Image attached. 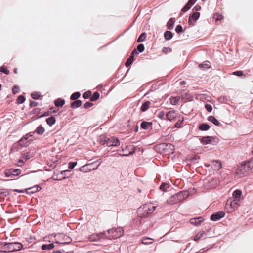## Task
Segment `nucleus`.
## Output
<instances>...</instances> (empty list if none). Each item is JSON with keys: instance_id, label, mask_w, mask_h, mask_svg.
Masks as SVG:
<instances>
[{"instance_id": "nucleus-1", "label": "nucleus", "mask_w": 253, "mask_h": 253, "mask_svg": "<svg viewBox=\"0 0 253 253\" xmlns=\"http://www.w3.org/2000/svg\"><path fill=\"white\" fill-rule=\"evenodd\" d=\"M156 208V206L150 203L143 204L138 209L137 214L140 218L147 217L154 211Z\"/></svg>"}, {"instance_id": "nucleus-2", "label": "nucleus", "mask_w": 253, "mask_h": 253, "mask_svg": "<svg viewBox=\"0 0 253 253\" xmlns=\"http://www.w3.org/2000/svg\"><path fill=\"white\" fill-rule=\"evenodd\" d=\"M189 195V193L188 191H183L171 196L168 199L167 202L169 204H175L186 199Z\"/></svg>"}, {"instance_id": "nucleus-3", "label": "nucleus", "mask_w": 253, "mask_h": 253, "mask_svg": "<svg viewBox=\"0 0 253 253\" xmlns=\"http://www.w3.org/2000/svg\"><path fill=\"white\" fill-rule=\"evenodd\" d=\"M104 235L108 239H115L119 238L123 235V231L121 227L112 228L104 232Z\"/></svg>"}, {"instance_id": "nucleus-4", "label": "nucleus", "mask_w": 253, "mask_h": 253, "mask_svg": "<svg viewBox=\"0 0 253 253\" xmlns=\"http://www.w3.org/2000/svg\"><path fill=\"white\" fill-rule=\"evenodd\" d=\"M100 139L104 140L103 142L102 141V140H100L101 143L103 145L106 144L107 146L108 147L118 146L119 145V140L115 137H113L111 139H110L108 138H106L105 136L102 135L100 137Z\"/></svg>"}, {"instance_id": "nucleus-5", "label": "nucleus", "mask_w": 253, "mask_h": 253, "mask_svg": "<svg viewBox=\"0 0 253 253\" xmlns=\"http://www.w3.org/2000/svg\"><path fill=\"white\" fill-rule=\"evenodd\" d=\"M239 205V202L234 199H230L228 200L226 203V209L229 212H231L237 209Z\"/></svg>"}, {"instance_id": "nucleus-6", "label": "nucleus", "mask_w": 253, "mask_h": 253, "mask_svg": "<svg viewBox=\"0 0 253 253\" xmlns=\"http://www.w3.org/2000/svg\"><path fill=\"white\" fill-rule=\"evenodd\" d=\"M200 13L199 12H193L189 14L188 18V24L192 27L195 25V23L199 19Z\"/></svg>"}, {"instance_id": "nucleus-7", "label": "nucleus", "mask_w": 253, "mask_h": 253, "mask_svg": "<svg viewBox=\"0 0 253 253\" xmlns=\"http://www.w3.org/2000/svg\"><path fill=\"white\" fill-rule=\"evenodd\" d=\"M21 173V170L19 169H11L9 170H6L5 175L6 177H12L14 176H18Z\"/></svg>"}, {"instance_id": "nucleus-8", "label": "nucleus", "mask_w": 253, "mask_h": 253, "mask_svg": "<svg viewBox=\"0 0 253 253\" xmlns=\"http://www.w3.org/2000/svg\"><path fill=\"white\" fill-rule=\"evenodd\" d=\"M138 55V54L136 52V50L133 49L130 54V57L127 58V68H129L127 69V73L130 68L131 65L132 64L134 61L135 57Z\"/></svg>"}, {"instance_id": "nucleus-9", "label": "nucleus", "mask_w": 253, "mask_h": 253, "mask_svg": "<svg viewBox=\"0 0 253 253\" xmlns=\"http://www.w3.org/2000/svg\"><path fill=\"white\" fill-rule=\"evenodd\" d=\"M225 216V213L223 211L216 212L211 216V219L213 221H216Z\"/></svg>"}, {"instance_id": "nucleus-10", "label": "nucleus", "mask_w": 253, "mask_h": 253, "mask_svg": "<svg viewBox=\"0 0 253 253\" xmlns=\"http://www.w3.org/2000/svg\"><path fill=\"white\" fill-rule=\"evenodd\" d=\"M93 165V163L85 165L83 167H82L80 170L81 171L84 172H88L89 171H91L92 170H94L96 169V168H92V166Z\"/></svg>"}, {"instance_id": "nucleus-11", "label": "nucleus", "mask_w": 253, "mask_h": 253, "mask_svg": "<svg viewBox=\"0 0 253 253\" xmlns=\"http://www.w3.org/2000/svg\"><path fill=\"white\" fill-rule=\"evenodd\" d=\"M198 67L199 69L203 71H206L208 69H210L211 68L210 63L208 61H205L202 63H200L198 65Z\"/></svg>"}, {"instance_id": "nucleus-12", "label": "nucleus", "mask_w": 253, "mask_h": 253, "mask_svg": "<svg viewBox=\"0 0 253 253\" xmlns=\"http://www.w3.org/2000/svg\"><path fill=\"white\" fill-rule=\"evenodd\" d=\"M234 200L239 202L242 199V192L239 190H236L233 193Z\"/></svg>"}, {"instance_id": "nucleus-13", "label": "nucleus", "mask_w": 253, "mask_h": 253, "mask_svg": "<svg viewBox=\"0 0 253 253\" xmlns=\"http://www.w3.org/2000/svg\"><path fill=\"white\" fill-rule=\"evenodd\" d=\"M175 22V18H170L169 19L167 23L166 27L169 30H172L174 28V24Z\"/></svg>"}, {"instance_id": "nucleus-14", "label": "nucleus", "mask_w": 253, "mask_h": 253, "mask_svg": "<svg viewBox=\"0 0 253 253\" xmlns=\"http://www.w3.org/2000/svg\"><path fill=\"white\" fill-rule=\"evenodd\" d=\"M202 142L205 144H213L214 139L211 137H203L201 140Z\"/></svg>"}, {"instance_id": "nucleus-15", "label": "nucleus", "mask_w": 253, "mask_h": 253, "mask_svg": "<svg viewBox=\"0 0 253 253\" xmlns=\"http://www.w3.org/2000/svg\"><path fill=\"white\" fill-rule=\"evenodd\" d=\"M253 167V161H249L241 165V169H247L248 171L251 170Z\"/></svg>"}, {"instance_id": "nucleus-16", "label": "nucleus", "mask_w": 253, "mask_h": 253, "mask_svg": "<svg viewBox=\"0 0 253 253\" xmlns=\"http://www.w3.org/2000/svg\"><path fill=\"white\" fill-rule=\"evenodd\" d=\"M203 220L204 219L202 217H200L198 218L191 219L190 220V222L192 225L198 226L203 221Z\"/></svg>"}, {"instance_id": "nucleus-17", "label": "nucleus", "mask_w": 253, "mask_h": 253, "mask_svg": "<svg viewBox=\"0 0 253 253\" xmlns=\"http://www.w3.org/2000/svg\"><path fill=\"white\" fill-rule=\"evenodd\" d=\"M12 243V252L18 251L21 250L23 248V245L21 243L19 242H14Z\"/></svg>"}, {"instance_id": "nucleus-18", "label": "nucleus", "mask_w": 253, "mask_h": 253, "mask_svg": "<svg viewBox=\"0 0 253 253\" xmlns=\"http://www.w3.org/2000/svg\"><path fill=\"white\" fill-rule=\"evenodd\" d=\"M219 184V182L217 180H211L210 181L207 185L209 188L213 189L216 188Z\"/></svg>"}, {"instance_id": "nucleus-19", "label": "nucleus", "mask_w": 253, "mask_h": 253, "mask_svg": "<svg viewBox=\"0 0 253 253\" xmlns=\"http://www.w3.org/2000/svg\"><path fill=\"white\" fill-rule=\"evenodd\" d=\"M173 35L174 34L170 31L167 30L164 33V37L166 41H169L173 38Z\"/></svg>"}, {"instance_id": "nucleus-20", "label": "nucleus", "mask_w": 253, "mask_h": 253, "mask_svg": "<svg viewBox=\"0 0 253 253\" xmlns=\"http://www.w3.org/2000/svg\"><path fill=\"white\" fill-rule=\"evenodd\" d=\"M232 75H235V76H237L238 77H242V76L245 77V76L244 75L243 71H241V70H237V71H234L232 73L229 74L227 77L228 78H231V76Z\"/></svg>"}, {"instance_id": "nucleus-21", "label": "nucleus", "mask_w": 253, "mask_h": 253, "mask_svg": "<svg viewBox=\"0 0 253 253\" xmlns=\"http://www.w3.org/2000/svg\"><path fill=\"white\" fill-rule=\"evenodd\" d=\"M166 117L168 120L172 121L175 119V113L174 111H170L167 114Z\"/></svg>"}, {"instance_id": "nucleus-22", "label": "nucleus", "mask_w": 253, "mask_h": 253, "mask_svg": "<svg viewBox=\"0 0 253 253\" xmlns=\"http://www.w3.org/2000/svg\"><path fill=\"white\" fill-rule=\"evenodd\" d=\"M191 7L192 6L190 5H189V4L188 2H187L181 9V12L179 14V16H182L184 13L190 10Z\"/></svg>"}, {"instance_id": "nucleus-23", "label": "nucleus", "mask_w": 253, "mask_h": 253, "mask_svg": "<svg viewBox=\"0 0 253 253\" xmlns=\"http://www.w3.org/2000/svg\"><path fill=\"white\" fill-rule=\"evenodd\" d=\"M41 189V188L38 186V185H36L34 187H31V188H28V189H26V190L28 191V190H32L31 191H30L29 192H28V191H27V193L28 194H31V193H36L39 191H40V190Z\"/></svg>"}, {"instance_id": "nucleus-24", "label": "nucleus", "mask_w": 253, "mask_h": 253, "mask_svg": "<svg viewBox=\"0 0 253 253\" xmlns=\"http://www.w3.org/2000/svg\"><path fill=\"white\" fill-rule=\"evenodd\" d=\"M41 189V188L38 186V185H36L34 187H31V188H28V189H26V190L28 191V190H32L31 191H30L29 192H28V191H27V193L28 194H31V193H36L39 191H40V190Z\"/></svg>"}, {"instance_id": "nucleus-25", "label": "nucleus", "mask_w": 253, "mask_h": 253, "mask_svg": "<svg viewBox=\"0 0 253 253\" xmlns=\"http://www.w3.org/2000/svg\"><path fill=\"white\" fill-rule=\"evenodd\" d=\"M65 103V101L64 99L59 98L55 101L54 104L56 107H61L64 105Z\"/></svg>"}, {"instance_id": "nucleus-26", "label": "nucleus", "mask_w": 253, "mask_h": 253, "mask_svg": "<svg viewBox=\"0 0 253 253\" xmlns=\"http://www.w3.org/2000/svg\"><path fill=\"white\" fill-rule=\"evenodd\" d=\"M81 105L82 101L80 100H76L71 103V106L72 108L75 109L80 107Z\"/></svg>"}, {"instance_id": "nucleus-27", "label": "nucleus", "mask_w": 253, "mask_h": 253, "mask_svg": "<svg viewBox=\"0 0 253 253\" xmlns=\"http://www.w3.org/2000/svg\"><path fill=\"white\" fill-rule=\"evenodd\" d=\"M147 36L146 32L142 33L137 39V42H142L145 41Z\"/></svg>"}, {"instance_id": "nucleus-28", "label": "nucleus", "mask_w": 253, "mask_h": 253, "mask_svg": "<svg viewBox=\"0 0 253 253\" xmlns=\"http://www.w3.org/2000/svg\"><path fill=\"white\" fill-rule=\"evenodd\" d=\"M134 50H136V52L139 54V53H142L145 50V46L143 43L139 44L137 48H134Z\"/></svg>"}, {"instance_id": "nucleus-29", "label": "nucleus", "mask_w": 253, "mask_h": 253, "mask_svg": "<svg viewBox=\"0 0 253 253\" xmlns=\"http://www.w3.org/2000/svg\"><path fill=\"white\" fill-rule=\"evenodd\" d=\"M152 125V123L150 122L143 121L141 123V126L142 128L146 129Z\"/></svg>"}, {"instance_id": "nucleus-30", "label": "nucleus", "mask_w": 253, "mask_h": 253, "mask_svg": "<svg viewBox=\"0 0 253 253\" xmlns=\"http://www.w3.org/2000/svg\"><path fill=\"white\" fill-rule=\"evenodd\" d=\"M212 164L215 169H219L222 167L221 163L218 161H213Z\"/></svg>"}, {"instance_id": "nucleus-31", "label": "nucleus", "mask_w": 253, "mask_h": 253, "mask_svg": "<svg viewBox=\"0 0 253 253\" xmlns=\"http://www.w3.org/2000/svg\"><path fill=\"white\" fill-rule=\"evenodd\" d=\"M56 120L55 117H51L46 119L47 124L50 126H52L55 123Z\"/></svg>"}, {"instance_id": "nucleus-32", "label": "nucleus", "mask_w": 253, "mask_h": 253, "mask_svg": "<svg viewBox=\"0 0 253 253\" xmlns=\"http://www.w3.org/2000/svg\"><path fill=\"white\" fill-rule=\"evenodd\" d=\"M36 131L37 133V134H38L39 135H42L44 132L45 129L43 126H42L41 125V126H39L37 128Z\"/></svg>"}, {"instance_id": "nucleus-33", "label": "nucleus", "mask_w": 253, "mask_h": 253, "mask_svg": "<svg viewBox=\"0 0 253 253\" xmlns=\"http://www.w3.org/2000/svg\"><path fill=\"white\" fill-rule=\"evenodd\" d=\"M208 120L212 122L213 124H214L216 126H218L219 124L218 121L214 116H210L208 118Z\"/></svg>"}, {"instance_id": "nucleus-34", "label": "nucleus", "mask_w": 253, "mask_h": 253, "mask_svg": "<svg viewBox=\"0 0 253 253\" xmlns=\"http://www.w3.org/2000/svg\"><path fill=\"white\" fill-rule=\"evenodd\" d=\"M54 248V245L53 243L48 245H42L41 247L42 250H50Z\"/></svg>"}, {"instance_id": "nucleus-35", "label": "nucleus", "mask_w": 253, "mask_h": 253, "mask_svg": "<svg viewBox=\"0 0 253 253\" xmlns=\"http://www.w3.org/2000/svg\"><path fill=\"white\" fill-rule=\"evenodd\" d=\"M29 134H26L25 135L24 137H23L20 140V142L21 143H22V142H26L23 145L24 146H26L27 145H28L29 143H28V142L27 141V140L29 138Z\"/></svg>"}, {"instance_id": "nucleus-36", "label": "nucleus", "mask_w": 253, "mask_h": 253, "mask_svg": "<svg viewBox=\"0 0 253 253\" xmlns=\"http://www.w3.org/2000/svg\"><path fill=\"white\" fill-rule=\"evenodd\" d=\"M150 102L149 101H147L145 102L143 105L141 106V109L142 111H145L147 110L150 107Z\"/></svg>"}, {"instance_id": "nucleus-37", "label": "nucleus", "mask_w": 253, "mask_h": 253, "mask_svg": "<svg viewBox=\"0 0 253 253\" xmlns=\"http://www.w3.org/2000/svg\"><path fill=\"white\" fill-rule=\"evenodd\" d=\"M205 234L204 231L199 232L195 236L194 240L196 241H199Z\"/></svg>"}, {"instance_id": "nucleus-38", "label": "nucleus", "mask_w": 253, "mask_h": 253, "mask_svg": "<svg viewBox=\"0 0 253 253\" xmlns=\"http://www.w3.org/2000/svg\"><path fill=\"white\" fill-rule=\"evenodd\" d=\"M153 239L150 238H143L142 239V243L144 245H149L152 243Z\"/></svg>"}, {"instance_id": "nucleus-39", "label": "nucleus", "mask_w": 253, "mask_h": 253, "mask_svg": "<svg viewBox=\"0 0 253 253\" xmlns=\"http://www.w3.org/2000/svg\"><path fill=\"white\" fill-rule=\"evenodd\" d=\"M80 96H81L80 93L79 92H76L73 93L71 95L70 98L72 100H76L77 99H78L80 97Z\"/></svg>"}, {"instance_id": "nucleus-40", "label": "nucleus", "mask_w": 253, "mask_h": 253, "mask_svg": "<svg viewBox=\"0 0 253 253\" xmlns=\"http://www.w3.org/2000/svg\"><path fill=\"white\" fill-rule=\"evenodd\" d=\"M12 243H5V252H12Z\"/></svg>"}, {"instance_id": "nucleus-41", "label": "nucleus", "mask_w": 253, "mask_h": 253, "mask_svg": "<svg viewBox=\"0 0 253 253\" xmlns=\"http://www.w3.org/2000/svg\"><path fill=\"white\" fill-rule=\"evenodd\" d=\"M99 93L98 92H95L90 97V99L91 101H95L99 98Z\"/></svg>"}, {"instance_id": "nucleus-42", "label": "nucleus", "mask_w": 253, "mask_h": 253, "mask_svg": "<svg viewBox=\"0 0 253 253\" xmlns=\"http://www.w3.org/2000/svg\"><path fill=\"white\" fill-rule=\"evenodd\" d=\"M209 128V126L206 124H203L199 126V129L202 131L208 130Z\"/></svg>"}, {"instance_id": "nucleus-43", "label": "nucleus", "mask_w": 253, "mask_h": 253, "mask_svg": "<svg viewBox=\"0 0 253 253\" xmlns=\"http://www.w3.org/2000/svg\"><path fill=\"white\" fill-rule=\"evenodd\" d=\"M175 31L177 33H182L184 32L182 26L180 24L176 26Z\"/></svg>"}, {"instance_id": "nucleus-44", "label": "nucleus", "mask_w": 253, "mask_h": 253, "mask_svg": "<svg viewBox=\"0 0 253 253\" xmlns=\"http://www.w3.org/2000/svg\"><path fill=\"white\" fill-rule=\"evenodd\" d=\"M25 98L22 95L19 96L16 100L17 103L18 104H21L25 102Z\"/></svg>"}, {"instance_id": "nucleus-45", "label": "nucleus", "mask_w": 253, "mask_h": 253, "mask_svg": "<svg viewBox=\"0 0 253 253\" xmlns=\"http://www.w3.org/2000/svg\"><path fill=\"white\" fill-rule=\"evenodd\" d=\"M0 71L4 73L5 74L8 75L9 74L10 71L8 70L6 67L4 66L0 67Z\"/></svg>"}, {"instance_id": "nucleus-46", "label": "nucleus", "mask_w": 253, "mask_h": 253, "mask_svg": "<svg viewBox=\"0 0 253 253\" xmlns=\"http://www.w3.org/2000/svg\"><path fill=\"white\" fill-rule=\"evenodd\" d=\"M179 101V97H173L171 99L170 103L173 105H176L177 104Z\"/></svg>"}, {"instance_id": "nucleus-47", "label": "nucleus", "mask_w": 253, "mask_h": 253, "mask_svg": "<svg viewBox=\"0 0 253 253\" xmlns=\"http://www.w3.org/2000/svg\"><path fill=\"white\" fill-rule=\"evenodd\" d=\"M40 96V94L38 92H34L31 94V97L34 99H38Z\"/></svg>"}, {"instance_id": "nucleus-48", "label": "nucleus", "mask_w": 253, "mask_h": 253, "mask_svg": "<svg viewBox=\"0 0 253 253\" xmlns=\"http://www.w3.org/2000/svg\"><path fill=\"white\" fill-rule=\"evenodd\" d=\"M8 191L4 189H0V195H3L4 196H7L9 195Z\"/></svg>"}, {"instance_id": "nucleus-49", "label": "nucleus", "mask_w": 253, "mask_h": 253, "mask_svg": "<svg viewBox=\"0 0 253 253\" xmlns=\"http://www.w3.org/2000/svg\"><path fill=\"white\" fill-rule=\"evenodd\" d=\"M5 243L0 242V252H5Z\"/></svg>"}, {"instance_id": "nucleus-50", "label": "nucleus", "mask_w": 253, "mask_h": 253, "mask_svg": "<svg viewBox=\"0 0 253 253\" xmlns=\"http://www.w3.org/2000/svg\"><path fill=\"white\" fill-rule=\"evenodd\" d=\"M247 171H248L247 169H242L241 166L239 168V169L237 171V173L238 174H243L245 173L246 172H247Z\"/></svg>"}, {"instance_id": "nucleus-51", "label": "nucleus", "mask_w": 253, "mask_h": 253, "mask_svg": "<svg viewBox=\"0 0 253 253\" xmlns=\"http://www.w3.org/2000/svg\"><path fill=\"white\" fill-rule=\"evenodd\" d=\"M201 9V6L198 4H196L192 9L193 12H198Z\"/></svg>"}, {"instance_id": "nucleus-52", "label": "nucleus", "mask_w": 253, "mask_h": 253, "mask_svg": "<svg viewBox=\"0 0 253 253\" xmlns=\"http://www.w3.org/2000/svg\"><path fill=\"white\" fill-rule=\"evenodd\" d=\"M91 91H86L83 94V97L84 99H87L89 97V96L91 95Z\"/></svg>"}, {"instance_id": "nucleus-53", "label": "nucleus", "mask_w": 253, "mask_h": 253, "mask_svg": "<svg viewBox=\"0 0 253 253\" xmlns=\"http://www.w3.org/2000/svg\"><path fill=\"white\" fill-rule=\"evenodd\" d=\"M93 105V104L90 102H87L84 104V108H88L91 107Z\"/></svg>"}, {"instance_id": "nucleus-54", "label": "nucleus", "mask_w": 253, "mask_h": 253, "mask_svg": "<svg viewBox=\"0 0 253 253\" xmlns=\"http://www.w3.org/2000/svg\"><path fill=\"white\" fill-rule=\"evenodd\" d=\"M77 164V162H70L69 163V168L70 169H72L74 168L76 166Z\"/></svg>"}, {"instance_id": "nucleus-55", "label": "nucleus", "mask_w": 253, "mask_h": 253, "mask_svg": "<svg viewBox=\"0 0 253 253\" xmlns=\"http://www.w3.org/2000/svg\"><path fill=\"white\" fill-rule=\"evenodd\" d=\"M205 108L208 112H211L212 109V107L211 105L210 104H205Z\"/></svg>"}, {"instance_id": "nucleus-56", "label": "nucleus", "mask_w": 253, "mask_h": 253, "mask_svg": "<svg viewBox=\"0 0 253 253\" xmlns=\"http://www.w3.org/2000/svg\"><path fill=\"white\" fill-rule=\"evenodd\" d=\"M166 186L167 184H165V183H162L160 186V189L163 191H166L167 190V189L165 188V187Z\"/></svg>"}, {"instance_id": "nucleus-57", "label": "nucleus", "mask_w": 253, "mask_h": 253, "mask_svg": "<svg viewBox=\"0 0 253 253\" xmlns=\"http://www.w3.org/2000/svg\"><path fill=\"white\" fill-rule=\"evenodd\" d=\"M197 1V0H188V3L191 6H192Z\"/></svg>"}, {"instance_id": "nucleus-58", "label": "nucleus", "mask_w": 253, "mask_h": 253, "mask_svg": "<svg viewBox=\"0 0 253 253\" xmlns=\"http://www.w3.org/2000/svg\"><path fill=\"white\" fill-rule=\"evenodd\" d=\"M19 88L17 86H14L13 88V92L14 94H16L19 92Z\"/></svg>"}, {"instance_id": "nucleus-59", "label": "nucleus", "mask_w": 253, "mask_h": 253, "mask_svg": "<svg viewBox=\"0 0 253 253\" xmlns=\"http://www.w3.org/2000/svg\"><path fill=\"white\" fill-rule=\"evenodd\" d=\"M38 105V103L35 101H32L30 103V106L31 107H35Z\"/></svg>"}, {"instance_id": "nucleus-60", "label": "nucleus", "mask_w": 253, "mask_h": 253, "mask_svg": "<svg viewBox=\"0 0 253 253\" xmlns=\"http://www.w3.org/2000/svg\"><path fill=\"white\" fill-rule=\"evenodd\" d=\"M66 239H67V242H63L62 243V244H66V243H69L71 242V240L70 239V238L68 236H67L66 237Z\"/></svg>"}, {"instance_id": "nucleus-61", "label": "nucleus", "mask_w": 253, "mask_h": 253, "mask_svg": "<svg viewBox=\"0 0 253 253\" xmlns=\"http://www.w3.org/2000/svg\"><path fill=\"white\" fill-rule=\"evenodd\" d=\"M164 115L165 113L163 111L160 112L159 114V117L161 119H162L164 117Z\"/></svg>"}, {"instance_id": "nucleus-62", "label": "nucleus", "mask_w": 253, "mask_h": 253, "mask_svg": "<svg viewBox=\"0 0 253 253\" xmlns=\"http://www.w3.org/2000/svg\"><path fill=\"white\" fill-rule=\"evenodd\" d=\"M13 191H14L15 192H19V193H23V192H24L25 191H27V190L26 189L25 190L14 189V190H13Z\"/></svg>"}, {"instance_id": "nucleus-63", "label": "nucleus", "mask_w": 253, "mask_h": 253, "mask_svg": "<svg viewBox=\"0 0 253 253\" xmlns=\"http://www.w3.org/2000/svg\"><path fill=\"white\" fill-rule=\"evenodd\" d=\"M168 49H169V51H171V49L170 48H169V47H164L163 49V52H166V50H167Z\"/></svg>"}, {"instance_id": "nucleus-64", "label": "nucleus", "mask_w": 253, "mask_h": 253, "mask_svg": "<svg viewBox=\"0 0 253 253\" xmlns=\"http://www.w3.org/2000/svg\"><path fill=\"white\" fill-rule=\"evenodd\" d=\"M70 172V170H64V171H61V173L62 174H66V173H67V172Z\"/></svg>"}]
</instances>
